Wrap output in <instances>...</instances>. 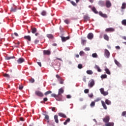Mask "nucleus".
I'll use <instances>...</instances> for the list:
<instances>
[{"instance_id": "1", "label": "nucleus", "mask_w": 126, "mask_h": 126, "mask_svg": "<svg viewBox=\"0 0 126 126\" xmlns=\"http://www.w3.org/2000/svg\"><path fill=\"white\" fill-rule=\"evenodd\" d=\"M63 89L61 88L59 90L58 94H51V97H54L57 101H63Z\"/></svg>"}, {"instance_id": "2", "label": "nucleus", "mask_w": 126, "mask_h": 126, "mask_svg": "<svg viewBox=\"0 0 126 126\" xmlns=\"http://www.w3.org/2000/svg\"><path fill=\"white\" fill-rule=\"evenodd\" d=\"M94 85H95V82L94 81V80L91 79V80L89 81V84H88L89 87L92 88V87H93Z\"/></svg>"}, {"instance_id": "3", "label": "nucleus", "mask_w": 126, "mask_h": 126, "mask_svg": "<svg viewBox=\"0 0 126 126\" xmlns=\"http://www.w3.org/2000/svg\"><path fill=\"white\" fill-rule=\"evenodd\" d=\"M99 90L100 91L101 94L103 95V96H107V95L109 94V93H108V92H105V91L104 90V88H101Z\"/></svg>"}, {"instance_id": "4", "label": "nucleus", "mask_w": 126, "mask_h": 126, "mask_svg": "<svg viewBox=\"0 0 126 126\" xmlns=\"http://www.w3.org/2000/svg\"><path fill=\"white\" fill-rule=\"evenodd\" d=\"M35 94L36 96H38V97H43V96H44V94H43L40 91H36L35 92Z\"/></svg>"}, {"instance_id": "5", "label": "nucleus", "mask_w": 126, "mask_h": 126, "mask_svg": "<svg viewBox=\"0 0 126 126\" xmlns=\"http://www.w3.org/2000/svg\"><path fill=\"white\" fill-rule=\"evenodd\" d=\"M104 56L107 59H109V58H110V52H109L108 50H104Z\"/></svg>"}, {"instance_id": "6", "label": "nucleus", "mask_w": 126, "mask_h": 126, "mask_svg": "<svg viewBox=\"0 0 126 126\" xmlns=\"http://www.w3.org/2000/svg\"><path fill=\"white\" fill-rule=\"evenodd\" d=\"M110 121V116H107L104 118L103 119V122L104 123H106V124L109 123V121Z\"/></svg>"}, {"instance_id": "7", "label": "nucleus", "mask_w": 126, "mask_h": 126, "mask_svg": "<svg viewBox=\"0 0 126 126\" xmlns=\"http://www.w3.org/2000/svg\"><path fill=\"white\" fill-rule=\"evenodd\" d=\"M105 32H114L115 29L114 28H108L105 29Z\"/></svg>"}, {"instance_id": "8", "label": "nucleus", "mask_w": 126, "mask_h": 126, "mask_svg": "<svg viewBox=\"0 0 126 126\" xmlns=\"http://www.w3.org/2000/svg\"><path fill=\"white\" fill-rule=\"evenodd\" d=\"M93 37H94V35L92 32L89 33L87 36V38L88 39H89V40H92V39H93Z\"/></svg>"}, {"instance_id": "9", "label": "nucleus", "mask_w": 126, "mask_h": 126, "mask_svg": "<svg viewBox=\"0 0 126 126\" xmlns=\"http://www.w3.org/2000/svg\"><path fill=\"white\" fill-rule=\"evenodd\" d=\"M18 63L20 64L22 63H24L25 62V60L24 58H20L17 61Z\"/></svg>"}, {"instance_id": "10", "label": "nucleus", "mask_w": 126, "mask_h": 126, "mask_svg": "<svg viewBox=\"0 0 126 126\" xmlns=\"http://www.w3.org/2000/svg\"><path fill=\"white\" fill-rule=\"evenodd\" d=\"M112 5V4L111 3V2L110 0H106V6L107 8L111 7Z\"/></svg>"}, {"instance_id": "11", "label": "nucleus", "mask_w": 126, "mask_h": 126, "mask_svg": "<svg viewBox=\"0 0 126 126\" xmlns=\"http://www.w3.org/2000/svg\"><path fill=\"white\" fill-rule=\"evenodd\" d=\"M61 38H62V42H65V41L69 39V37L68 36H67V37L61 36Z\"/></svg>"}, {"instance_id": "12", "label": "nucleus", "mask_w": 126, "mask_h": 126, "mask_svg": "<svg viewBox=\"0 0 126 126\" xmlns=\"http://www.w3.org/2000/svg\"><path fill=\"white\" fill-rule=\"evenodd\" d=\"M24 38L25 40H28L29 42H31V36L30 35H25Z\"/></svg>"}, {"instance_id": "13", "label": "nucleus", "mask_w": 126, "mask_h": 126, "mask_svg": "<svg viewBox=\"0 0 126 126\" xmlns=\"http://www.w3.org/2000/svg\"><path fill=\"white\" fill-rule=\"evenodd\" d=\"M43 55H51V51L50 50H44L43 51Z\"/></svg>"}, {"instance_id": "14", "label": "nucleus", "mask_w": 126, "mask_h": 126, "mask_svg": "<svg viewBox=\"0 0 126 126\" xmlns=\"http://www.w3.org/2000/svg\"><path fill=\"white\" fill-rule=\"evenodd\" d=\"M99 15H100V16H101L102 17H104V18H107V17H108V16H107V14H103L102 12H99Z\"/></svg>"}, {"instance_id": "15", "label": "nucleus", "mask_w": 126, "mask_h": 126, "mask_svg": "<svg viewBox=\"0 0 126 126\" xmlns=\"http://www.w3.org/2000/svg\"><path fill=\"white\" fill-rule=\"evenodd\" d=\"M101 104L102 107H103V109L105 110H107V105H106V103H105V102L103 100H101Z\"/></svg>"}, {"instance_id": "16", "label": "nucleus", "mask_w": 126, "mask_h": 126, "mask_svg": "<svg viewBox=\"0 0 126 126\" xmlns=\"http://www.w3.org/2000/svg\"><path fill=\"white\" fill-rule=\"evenodd\" d=\"M58 116H59V117H61L62 118H66V115L63 113H58Z\"/></svg>"}, {"instance_id": "17", "label": "nucleus", "mask_w": 126, "mask_h": 126, "mask_svg": "<svg viewBox=\"0 0 126 126\" xmlns=\"http://www.w3.org/2000/svg\"><path fill=\"white\" fill-rule=\"evenodd\" d=\"M31 30L32 33V34H35V33L37 32V29L36 28H32Z\"/></svg>"}, {"instance_id": "18", "label": "nucleus", "mask_w": 126, "mask_h": 126, "mask_svg": "<svg viewBox=\"0 0 126 126\" xmlns=\"http://www.w3.org/2000/svg\"><path fill=\"white\" fill-rule=\"evenodd\" d=\"M84 19L85 21H88L90 20V17H89V16H88V15H85L84 16Z\"/></svg>"}, {"instance_id": "19", "label": "nucleus", "mask_w": 126, "mask_h": 126, "mask_svg": "<svg viewBox=\"0 0 126 126\" xmlns=\"http://www.w3.org/2000/svg\"><path fill=\"white\" fill-rule=\"evenodd\" d=\"M54 120L56 124H59V119H58V115H56L54 116Z\"/></svg>"}, {"instance_id": "20", "label": "nucleus", "mask_w": 126, "mask_h": 126, "mask_svg": "<svg viewBox=\"0 0 126 126\" xmlns=\"http://www.w3.org/2000/svg\"><path fill=\"white\" fill-rule=\"evenodd\" d=\"M103 38H104V40H106V41H109V36H108V35H107V34H104L103 35Z\"/></svg>"}, {"instance_id": "21", "label": "nucleus", "mask_w": 126, "mask_h": 126, "mask_svg": "<svg viewBox=\"0 0 126 126\" xmlns=\"http://www.w3.org/2000/svg\"><path fill=\"white\" fill-rule=\"evenodd\" d=\"M105 126H114V123L113 122H108L105 124Z\"/></svg>"}, {"instance_id": "22", "label": "nucleus", "mask_w": 126, "mask_h": 126, "mask_svg": "<svg viewBox=\"0 0 126 126\" xmlns=\"http://www.w3.org/2000/svg\"><path fill=\"white\" fill-rule=\"evenodd\" d=\"M115 63V64L118 66L119 67H121V66H122V64H121L119 62H118V61H117V60H114Z\"/></svg>"}, {"instance_id": "23", "label": "nucleus", "mask_w": 126, "mask_h": 126, "mask_svg": "<svg viewBox=\"0 0 126 126\" xmlns=\"http://www.w3.org/2000/svg\"><path fill=\"white\" fill-rule=\"evenodd\" d=\"M99 5H100V6H103V5H105V2L104 1L100 0L98 2Z\"/></svg>"}, {"instance_id": "24", "label": "nucleus", "mask_w": 126, "mask_h": 126, "mask_svg": "<svg viewBox=\"0 0 126 126\" xmlns=\"http://www.w3.org/2000/svg\"><path fill=\"white\" fill-rule=\"evenodd\" d=\"M47 38H49V39H53L54 38V35L52 34H47Z\"/></svg>"}, {"instance_id": "25", "label": "nucleus", "mask_w": 126, "mask_h": 126, "mask_svg": "<svg viewBox=\"0 0 126 126\" xmlns=\"http://www.w3.org/2000/svg\"><path fill=\"white\" fill-rule=\"evenodd\" d=\"M16 10H17L16 7H11L10 11L11 12H16Z\"/></svg>"}, {"instance_id": "26", "label": "nucleus", "mask_w": 126, "mask_h": 126, "mask_svg": "<svg viewBox=\"0 0 126 126\" xmlns=\"http://www.w3.org/2000/svg\"><path fill=\"white\" fill-rule=\"evenodd\" d=\"M69 122H70V119L67 118L65 122L63 123V125H64V126H66V125H67V123H69Z\"/></svg>"}, {"instance_id": "27", "label": "nucleus", "mask_w": 126, "mask_h": 126, "mask_svg": "<svg viewBox=\"0 0 126 126\" xmlns=\"http://www.w3.org/2000/svg\"><path fill=\"white\" fill-rule=\"evenodd\" d=\"M86 73H87V74H89L90 75H91L93 73V71L91 70H87Z\"/></svg>"}, {"instance_id": "28", "label": "nucleus", "mask_w": 126, "mask_h": 126, "mask_svg": "<svg viewBox=\"0 0 126 126\" xmlns=\"http://www.w3.org/2000/svg\"><path fill=\"white\" fill-rule=\"evenodd\" d=\"M92 10L94 13H96V14L98 13V11H97V9H96V8H95V7H93V8H92Z\"/></svg>"}, {"instance_id": "29", "label": "nucleus", "mask_w": 126, "mask_h": 126, "mask_svg": "<svg viewBox=\"0 0 126 126\" xmlns=\"http://www.w3.org/2000/svg\"><path fill=\"white\" fill-rule=\"evenodd\" d=\"M126 8V3L124 2L122 3V5L121 6V9H125Z\"/></svg>"}, {"instance_id": "30", "label": "nucleus", "mask_w": 126, "mask_h": 126, "mask_svg": "<svg viewBox=\"0 0 126 126\" xmlns=\"http://www.w3.org/2000/svg\"><path fill=\"white\" fill-rule=\"evenodd\" d=\"M105 71L106 72V73H107V74H111V72L110 71V70H109V69H108L107 68L105 69Z\"/></svg>"}, {"instance_id": "31", "label": "nucleus", "mask_w": 126, "mask_h": 126, "mask_svg": "<svg viewBox=\"0 0 126 126\" xmlns=\"http://www.w3.org/2000/svg\"><path fill=\"white\" fill-rule=\"evenodd\" d=\"M105 103L107 105H111V101H110L109 99H106L105 100Z\"/></svg>"}, {"instance_id": "32", "label": "nucleus", "mask_w": 126, "mask_h": 126, "mask_svg": "<svg viewBox=\"0 0 126 126\" xmlns=\"http://www.w3.org/2000/svg\"><path fill=\"white\" fill-rule=\"evenodd\" d=\"M11 59H15V57L14 56H11V57H6V60H11Z\"/></svg>"}, {"instance_id": "33", "label": "nucleus", "mask_w": 126, "mask_h": 126, "mask_svg": "<svg viewBox=\"0 0 126 126\" xmlns=\"http://www.w3.org/2000/svg\"><path fill=\"white\" fill-rule=\"evenodd\" d=\"M81 44L82 45H85V44H86V40L85 39H82L81 40Z\"/></svg>"}, {"instance_id": "34", "label": "nucleus", "mask_w": 126, "mask_h": 126, "mask_svg": "<svg viewBox=\"0 0 126 126\" xmlns=\"http://www.w3.org/2000/svg\"><path fill=\"white\" fill-rule=\"evenodd\" d=\"M122 25H124V26H126V19L123 20L122 21Z\"/></svg>"}, {"instance_id": "35", "label": "nucleus", "mask_w": 126, "mask_h": 126, "mask_svg": "<svg viewBox=\"0 0 126 126\" xmlns=\"http://www.w3.org/2000/svg\"><path fill=\"white\" fill-rule=\"evenodd\" d=\"M41 15H42L43 16H45L46 14H47V12L45 11H43L41 13Z\"/></svg>"}, {"instance_id": "36", "label": "nucleus", "mask_w": 126, "mask_h": 126, "mask_svg": "<svg viewBox=\"0 0 126 126\" xmlns=\"http://www.w3.org/2000/svg\"><path fill=\"white\" fill-rule=\"evenodd\" d=\"M51 93H52V91H48L46 92V93H45L44 95H49V94H51Z\"/></svg>"}, {"instance_id": "37", "label": "nucleus", "mask_w": 126, "mask_h": 126, "mask_svg": "<svg viewBox=\"0 0 126 126\" xmlns=\"http://www.w3.org/2000/svg\"><path fill=\"white\" fill-rule=\"evenodd\" d=\"M101 78L102 79H104V78H107V75L106 74H103L101 76Z\"/></svg>"}, {"instance_id": "38", "label": "nucleus", "mask_w": 126, "mask_h": 126, "mask_svg": "<svg viewBox=\"0 0 126 126\" xmlns=\"http://www.w3.org/2000/svg\"><path fill=\"white\" fill-rule=\"evenodd\" d=\"M92 57H93V58H97L98 55H97V53H93L92 54Z\"/></svg>"}, {"instance_id": "39", "label": "nucleus", "mask_w": 126, "mask_h": 126, "mask_svg": "<svg viewBox=\"0 0 126 126\" xmlns=\"http://www.w3.org/2000/svg\"><path fill=\"white\" fill-rule=\"evenodd\" d=\"M91 107H94L95 106V101H92L90 104Z\"/></svg>"}, {"instance_id": "40", "label": "nucleus", "mask_w": 126, "mask_h": 126, "mask_svg": "<svg viewBox=\"0 0 126 126\" xmlns=\"http://www.w3.org/2000/svg\"><path fill=\"white\" fill-rule=\"evenodd\" d=\"M79 55H80V56H84V55H85V53H84V52L81 51L80 52Z\"/></svg>"}, {"instance_id": "41", "label": "nucleus", "mask_w": 126, "mask_h": 126, "mask_svg": "<svg viewBox=\"0 0 126 126\" xmlns=\"http://www.w3.org/2000/svg\"><path fill=\"white\" fill-rule=\"evenodd\" d=\"M58 80L60 82V84H63V79H60Z\"/></svg>"}, {"instance_id": "42", "label": "nucleus", "mask_w": 126, "mask_h": 126, "mask_svg": "<svg viewBox=\"0 0 126 126\" xmlns=\"http://www.w3.org/2000/svg\"><path fill=\"white\" fill-rule=\"evenodd\" d=\"M3 76L4 77H7V78H9V77H10L8 74H4Z\"/></svg>"}, {"instance_id": "43", "label": "nucleus", "mask_w": 126, "mask_h": 126, "mask_svg": "<svg viewBox=\"0 0 126 126\" xmlns=\"http://www.w3.org/2000/svg\"><path fill=\"white\" fill-rule=\"evenodd\" d=\"M83 66H82V64H79L78 65V68H79L80 69H81V68H82Z\"/></svg>"}, {"instance_id": "44", "label": "nucleus", "mask_w": 126, "mask_h": 126, "mask_svg": "<svg viewBox=\"0 0 126 126\" xmlns=\"http://www.w3.org/2000/svg\"><path fill=\"white\" fill-rule=\"evenodd\" d=\"M64 22L66 23V24H68L69 23V21H68V19H66L64 21Z\"/></svg>"}, {"instance_id": "45", "label": "nucleus", "mask_w": 126, "mask_h": 126, "mask_svg": "<svg viewBox=\"0 0 126 126\" xmlns=\"http://www.w3.org/2000/svg\"><path fill=\"white\" fill-rule=\"evenodd\" d=\"M30 82H31V83H34V82H35V80H34V79L32 78L30 80Z\"/></svg>"}, {"instance_id": "46", "label": "nucleus", "mask_w": 126, "mask_h": 126, "mask_svg": "<svg viewBox=\"0 0 126 126\" xmlns=\"http://www.w3.org/2000/svg\"><path fill=\"white\" fill-rule=\"evenodd\" d=\"M84 93L86 94H87V93H89V89H85L84 90Z\"/></svg>"}, {"instance_id": "47", "label": "nucleus", "mask_w": 126, "mask_h": 126, "mask_svg": "<svg viewBox=\"0 0 126 126\" xmlns=\"http://www.w3.org/2000/svg\"><path fill=\"white\" fill-rule=\"evenodd\" d=\"M19 90H22V89H23V86L19 85Z\"/></svg>"}, {"instance_id": "48", "label": "nucleus", "mask_w": 126, "mask_h": 126, "mask_svg": "<svg viewBox=\"0 0 126 126\" xmlns=\"http://www.w3.org/2000/svg\"><path fill=\"white\" fill-rule=\"evenodd\" d=\"M56 77H57V78H58V80H59V79H62V78H61V76H60V75H59L58 74H57V75H56Z\"/></svg>"}, {"instance_id": "49", "label": "nucleus", "mask_w": 126, "mask_h": 126, "mask_svg": "<svg viewBox=\"0 0 126 126\" xmlns=\"http://www.w3.org/2000/svg\"><path fill=\"white\" fill-rule=\"evenodd\" d=\"M126 111H124V112H122V116L123 117H124V116H126Z\"/></svg>"}, {"instance_id": "50", "label": "nucleus", "mask_w": 126, "mask_h": 126, "mask_svg": "<svg viewBox=\"0 0 126 126\" xmlns=\"http://www.w3.org/2000/svg\"><path fill=\"white\" fill-rule=\"evenodd\" d=\"M85 51H90V48H89V47H86L85 49H84Z\"/></svg>"}, {"instance_id": "51", "label": "nucleus", "mask_w": 126, "mask_h": 126, "mask_svg": "<svg viewBox=\"0 0 126 126\" xmlns=\"http://www.w3.org/2000/svg\"><path fill=\"white\" fill-rule=\"evenodd\" d=\"M66 98L67 99H70V98H71V96L69 94H68V95H66Z\"/></svg>"}, {"instance_id": "52", "label": "nucleus", "mask_w": 126, "mask_h": 126, "mask_svg": "<svg viewBox=\"0 0 126 126\" xmlns=\"http://www.w3.org/2000/svg\"><path fill=\"white\" fill-rule=\"evenodd\" d=\"M39 41L38 39H35L34 41V43L35 44H38L39 43Z\"/></svg>"}, {"instance_id": "53", "label": "nucleus", "mask_w": 126, "mask_h": 126, "mask_svg": "<svg viewBox=\"0 0 126 126\" xmlns=\"http://www.w3.org/2000/svg\"><path fill=\"white\" fill-rule=\"evenodd\" d=\"M51 110L53 112H55V110H56V107H51Z\"/></svg>"}, {"instance_id": "54", "label": "nucleus", "mask_w": 126, "mask_h": 126, "mask_svg": "<svg viewBox=\"0 0 126 126\" xmlns=\"http://www.w3.org/2000/svg\"><path fill=\"white\" fill-rule=\"evenodd\" d=\"M45 119H46V120H49V116L48 115H45Z\"/></svg>"}, {"instance_id": "55", "label": "nucleus", "mask_w": 126, "mask_h": 126, "mask_svg": "<svg viewBox=\"0 0 126 126\" xmlns=\"http://www.w3.org/2000/svg\"><path fill=\"white\" fill-rule=\"evenodd\" d=\"M71 3L73 5H76V3H75V2H73V1H71Z\"/></svg>"}, {"instance_id": "56", "label": "nucleus", "mask_w": 126, "mask_h": 126, "mask_svg": "<svg viewBox=\"0 0 126 126\" xmlns=\"http://www.w3.org/2000/svg\"><path fill=\"white\" fill-rule=\"evenodd\" d=\"M89 96L90 97V98H92V97H93V94H89Z\"/></svg>"}, {"instance_id": "57", "label": "nucleus", "mask_w": 126, "mask_h": 126, "mask_svg": "<svg viewBox=\"0 0 126 126\" xmlns=\"http://www.w3.org/2000/svg\"><path fill=\"white\" fill-rule=\"evenodd\" d=\"M115 48L117 50H120V49H121V47H120L119 46H116Z\"/></svg>"}, {"instance_id": "58", "label": "nucleus", "mask_w": 126, "mask_h": 126, "mask_svg": "<svg viewBox=\"0 0 126 126\" xmlns=\"http://www.w3.org/2000/svg\"><path fill=\"white\" fill-rule=\"evenodd\" d=\"M43 100H44V102H47V101H48V98H47V97L44 98Z\"/></svg>"}, {"instance_id": "59", "label": "nucleus", "mask_w": 126, "mask_h": 126, "mask_svg": "<svg viewBox=\"0 0 126 126\" xmlns=\"http://www.w3.org/2000/svg\"><path fill=\"white\" fill-rule=\"evenodd\" d=\"M37 64H38V65L40 66V67L41 66H42V64L40 62H37Z\"/></svg>"}, {"instance_id": "60", "label": "nucleus", "mask_w": 126, "mask_h": 126, "mask_svg": "<svg viewBox=\"0 0 126 126\" xmlns=\"http://www.w3.org/2000/svg\"><path fill=\"white\" fill-rule=\"evenodd\" d=\"M20 121H21V122H24V119H23V118L21 117L20 118Z\"/></svg>"}, {"instance_id": "61", "label": "nucleus", "mask_w": 126, "mask_h": 126, "mask_svg": "<svg viewBox=\"0 0 126 126\" xmlns=\"http://www.w3.org/2000/svg\"><path fill=\"white\" fill-rule=\"evenodd\" d=\"M99 68V66H98L97 65H95L94 68H95L96 69H98V68Z\"/></svg>"}, {"instance_id": "62", "label": "nucleus", "mask_w": 126, "mask_h": 126, "mask_svg": "<svg viewBox=\"0 0 126 126\" xmlns=\"http://www.w3.org/2000/svg\"><path fill=\"white\" fill-rule=\"evenodd\" d=\"M14 35H15V36H16V37H18V33L15 32L14 33Z\"/></svg>"}, {"instance_id": "63", "label": "nucleus", "mask_w": 126, "mask_h": 126, "mask_svg": "<svg viewBox=\"0 0 126 126\" xmlns=\"http://www.w3.org/2000/svg\"><path fill=\"white\" fill-rule=\"evenodd\" d=\"M97 70L98 72H101V69H100V67L98 68V69H97Z\"/></svg>"}, {"instance_id": "64", "label": "nucleus", "mask_w": 126, "mask_h": 126, "mask_svg": "<svg viewBox=\"0 0 126 126\" xmlns=\"http://www.w3.org/2000/svg\"><path fill=\"white\" fill-rule=\"evenodd\" d=\"M123 39H124V40H125L126 41V36H123Z\"/></svg>"}]
</instances>
